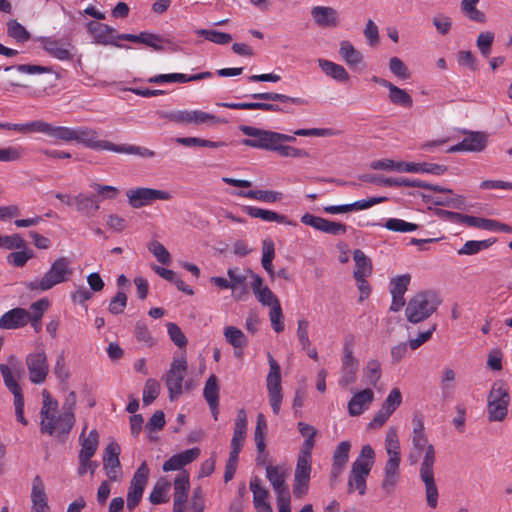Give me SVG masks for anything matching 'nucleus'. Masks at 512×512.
Here are the masks:
<instances>
[{"label":"nucleus","instance_id":"f257e3e1","mask_svg":"<svg viewBox=\"0 0 512 512\" xmlns=\"http://www.w3.org/2000/svg\"><path fill=\"white\" fill-rule=\"evenodd\" d=\"M250 97L257 102H224L219 104L222 107L233 110H263L284 114H293L294 106L307 105L308 101L300 97H291L275 92L254 93Z\"/></svg>","mask_w":512,"mask_h":512},{"label":"nucleus","instance_id":"f03ea898","mask_svg":"<svg viewBox=\"0 0 512 512\" xmlns=\"http://www.w3.org/2000/svg\"><path fill=\"white\" fill-rule=\"evenodd\" d=\"M412 445L414 451L418 452V456L425 451L420 467V478L425 485L427 504L429 507L435 508L438 503V489L433 472L436 461L434 446L428 443L426 433L412 434Z\"/></svg>","mask_w":512,"mask_h":512},{"label":"nucleus","instance_id":"7ed1b4c3","mask_svg":"<svg viewBox=\"0 0 512 512\" xmlns=\"http://www.w3.org/2000/svg\"><path fill=\"white\" fill-rule=\"evenodd\" d=\"M43 404L40 410V431L43 434L53 435L58 431V436L67 435L75 424V415L62 412L56 416L58 402L52 398L47 390H43Z\"/></svg>","mask_w":512,"mask_h":512},{"label":"nucleus","instance_id":"20e7f679","mask_svg":"<svg viewBox=\"0 0 512 512\" xmlns=\"http://www.w3.org/2000/svg\"><path fill=\"white\" fill-rule=\"evenodd\" d=\"M73 141L83 144L93 150H108L115 153L135 154L143 158H152L155 152L141 146L122 144L118 145L106 140H98V132L90 127L74 128Z\"/></svg>","mask_w":512,"mask_h":512},{"label":"nucleus","instance_id":"39448f33","mask_svg":"<svg viewBox=\"0 0 512 512\" xmlns=\"http://www.w3.org/2000/svg\"><path fill=\"white\" fill-rule=\"evenodd\" d=\"M7 361L8 364H0V373L3 377L6 388L14 396L15 415L17 421L26 426L28 421L24 417V397L22 388L17 381V379L24 373V369L21 361L15 355H10Z\"/></svg>","mask_w":512,"mask_h":512},{"label":"nucleus","instance_id":"423d86ee","mask_svg":"<svg viewBox=\"0 0 512 512\" xmlns=\"http://www.w3.org/2000/svg\"><path fill=\"white\" fill-rule=\"evenodd\" d=\"M72 274L71 260L67 257H60L51 264L42 278L27 282L26 288L30 291H47L60 283L68 281Z\"/></svg>","mask_w":512,"mask_h":512},{"label":"nucleus","instance_id":"0eeeda50","mask_svg":"<svg viewBox=\"0 0 512 512\" xmlns=\"http://www.w3.org/2000/svg\"><path fill=\"white\" fill-rule=\"evenodd\" d=\"M375 452L371 445L366 444L362 447L359 456L352 463L348 487L349 492L357 490L360 495L366 493V479L374 465Z\"/></svg>","mask_w":512,"mask_h":512},{"label":"nucleus","instance_id":"6e6552de","mask_svg":"<svg viewBox=\"0 0 512 512\" xmlns=\"http://www.w3.org/2000/svg\"><path fill=\"white\" fill-rule=\"evenodd\" d=\"M510 394L507 384L497 380L487 396V418L489 422H501L508 414Z\"/></svg>","mask_w":512,"mask_h":512},{"label":"nucleus","instance_id":"1a4fd4ad","mask_svg":"<svg viewBox=\"0 0 512 512\" xmlns=\"http://www.w3.org/2000/svg\"><path fill=\"white\" fill-rule=\"evenodd\" d=\"M439 303L433 292H419L408 301L405 309L406 318L410 323H420L437 310Z\"/></svg>","mask_w":512,"mask_h":512},{"label":"nucleus","instance_id":"9d476101","mask_svg":"<svg viewBox=\"0 0 512 512\" xmlns=\"http://www.w3.org/2000/svg\"><path fill=\"white\" fill-rule=\"evenodd\" d=\"M239 130L250 138L243 139L242 144L248 147L274 151L277 144V132L248 125L239 126Z\"/></svg>","mask_w":512,"mask_h":512},{"label":"nucleus","instance_id":"9b49d317","mask_svg":"<svg viewBox=\"0 0 512 512\" xmlns=\"http://www.w3.org/2000/svg\"><path fill=\"white\" fill-rule=\"evenodd\" d=\"M268 362L270 366L267 375V390L269 396V403L275 415H278L281 408L283 399L282 386H281V368L278 362L268 353Z\"/></svg>","mask_w":512,"mask_h":512},{"label":"nucleus","instance_id":"f8f14e48","mask_svg":"<svg viewBox=\"0 0 512 512\" xmlns=\"http://www.w3.org/2000/svg\"><path fill=\"white\" fill-rule=\"evenodd\" d=\"M25 364L29 374V380L33 384H42L49 373V364L43 347L29 353L25 358Z\"/></svg>","mask_w":512,"mask_h":512},{"label":"nucleus","instance_id":"ddd939ff","mask_svg":"<svg viewBox=\"0 0 512 512\" xmlns=\"http://www.w3.org/2000/svg\"><path fill=\"white\" fill-rule=\"evenodd\" d=\"M187 361L185 357L174 358L170 369L166 374V386L169 392V399L176 400L182 394L183 380L187 372Z\"/></svg>","mask_w":512,"mask_h":512},{"label":"nucleus","instance_id":"4468645a","mask_svg":"<svg viewBox=\"0 0 512 512\" xmlns=\"http://www.w3.org/2000/svg\"><path fill=\"white\" fill-rule=\"evenodd\" d=\"M126 196L129 205L135 209L150 205L156 200H170L172 197L168 191L146 187L131 188L126 191Z\"/></svg>","mask_w":512,"mask_h":512},{"label":"nucleus","instance_id":"2eb2a0df","mask_svg":"<svg viewBox=\"0 0 512 512\" xmlns=\"http://www.w3.org/2000/svg\"><path fill=\"white\" fill-rule=\"evenodd\" d=\"M148 477V465L146 462H142L141 465L135 471L128 489L127 509L129 511H133L135 507L140 503L145 486L148 482Z\"/></svg>","mask_w":512,"mask_h":512},{"label":"nucleus","instance_id":"dca6fc26","mask_svg":"<svg viewBox=\"0 0 512 512\" xmlns=\"http://www.w3.org/2000/svg\"><path fill=\"white\" fill-rule=\"evenodd\" d=\"M87 30L93 36L94 43L96 44L129 48L127 45L116 42L117 31L107 24L92 20L87 23Z\"/></svg>","mask_w":512,"mask_h":512},{"label":"nucleus","instance_id":"f3484780","mask_svg":"<svg viewBox=\"0 0 512 512\" xmlns=\"http://www.w3.org/2000/svg\"><path fill=\"white\" fill-rule=\"evenodd\" d=\"M312 459L297 457L296 468L294 472L293 494L296 498H303L309 489Z\"/></svg>","mask_w":512,"mask_h":512},{"label":"nucleus","instance_id":"a211bd4d","mask_svg":"<svg viewBox=\"0 0 512 512\" xmlns=\"http://www.w3.org/2000/svg\"><path fill=\"white\" fill-rule=\"evenodd\" d=\"M30 320V312L16 307L5 312L0 317V329L15 330L26 326Z\"/></svg>","mask_w":512,"mask_h":512},{"label":"nucleus","instance_id":"6ab92c4d","mask_svg":"<svg viewBox=\"0 0 512 512\" xmlns=\"http://www.w3.org/2000/svg\"><path fill=\"white\" fill-rule=\"evenodd\" d=\"M31 502V512H50L45 485L39 475L32 480Z\"/></svg>","mask_w":512,"mask_h":512},{"label":"nucleus","instance_id":"aec40b11","mask_svg":"<svg viewBox=\"0 0 512 512\" xmlns=\"http://www.w3.org/2000/svg\"><path fill=\"white\" fill-rule=\"evenodd\" d=\"M312 18L320 27H337L339 25L338 11L329 6H315L311 10Z\"/></svg>","mask_w":512,"mask_h":512},{"label":"nucleus","instance_id":"412c9836","mask_svg":"<svg viewBox=\"0 0 512 512\" xmlns=\"http://www.w3.org/2000/svg\"><path fill=\"white\" fill-rule=\"evenodd\" d=\"M486 146V138L479 132H471L460 143L451 146L447 152L454 153L459 151L480 152Z\"/></svg>","mask_w":512,"mask_h":512},{"label":"nucleus","instance_id":"4be33fe9","mask_svg":"<svg viewBox=\"0 0 512 512\" xmlns=\"http://www.w3.org/2000/svg\"><path fill=\"white\" fill-rule=\"evenodd\" d=\"M43 48L51 56L61 61L71 60L73 58L70 48L74 47L69 42L45 38L43 39Z\"/></svg>","mask_w":512,"mask_h":512},{"label":"nucleus","instance_id":"5701e85b","mask_svg":"<svg viewBox=\"0 0 512 512\" xmlns=\"http://www.w3.org/2000/svg\"><path fill=\"white\" fill-rule=\"evenodd\" d=\"M350 448L351 444L349 441H342L336 447L333 453V464L331 470V478L333 480H336L344 470L349 459Z\"/></svg>","mask_w":512,"mask_h":512},{"label":"nucleus","instance_id":"b1692460","mask_svg":"<svg viewBox=\"0 0 512 512\" xmlns=\"http://www.w3.org/2000/svg\"><path fill=\"white\" fill-rule=\"evenodd\" d=\"M447 169L448 168L446 165L435 163L402 162V172L407 173H428L433 175H443Z\"/></svg>","mask_w":512,"mask_h":512},{"label":"nucleus","instance_id":"393cba45","mask_svg":"<svg viewBox=\"0 0 512 512\" xmlns=\"http://www.w3.org/2000/svg\"><path fill=\"white\" fill-rule=\"evenodd\" d=\"M246 213L252 218H260L263 221L267 222H277L281 224L295 226L296 223L294 221L289 220L285 215L276 213L271 210H265L253 206H247L245 208Z\"/></svg>","mask_w":512,"mask_h":512},{"label":"nucleus","instance_id":"a878e982","mask_svg":"<svg viewBox=\"0 0 512 512\" xmlns=\"http://www.w3.org/2000/svg\"><path fill=\"white\" fill-rule=\"evenodd\" d=\"M250 490L253 493V503L258 512H273L271 505L266 501L268 491L260 486L258 477L250 481Z\"/></svg>","mask_w":512,"mask_h":512},{"label":"nucleus","instance_id":"bb28decb","mask_svg":"<svg viewBox=\"0 0 512 512\" xmlns=\"http://www.w3.org/2000/svg\"><path fill=\"white\" fill-rule=\"evenodd\" d=\"M73 204L79 213L87 217L94 216L99 209L98 199L94 195L79 193L73 197Z\"/></svg>","mask_w":512,"mask_h":512},{"label":"nucleus","instance_id":"cd10ccee","mask_svg":"<svg viewBox=\"0 0 512 512\" xmlns=\"http://www.w3.org/2000/svg\"><path fill=\"white\" fill-rule=\"evenodd\" d=\"M374 399V393L367 388L356 393L348 403V412L351 416H359L364 411V405L369 404Z\"/></svg>","mask_w":512,"mask_h":512},{"label":"nucleus","instance_id":"c85d7f7f","mask_svg":"<svg viewBox=\"0 0 512 512\" xmlns=\"http://www.w3.org/2000/svg\"><path fill=\"white\" fill-rule=\"evenodd\" d=\"M86 429H87V424H85V426L79 436V442L81 445L79 454L93 457L98 449L99 434L96 429H92L89 432V435L86 437L85 436Z\"/></svg>","mask_w":512,"mask_h":512},{"label":"nucleus","instance_id":"c756f323","mask_svg":"<svg viewBox=\"0 0 512 512\" xmlns=\"http://www.w3.org/2000/svg\"><path fill=\"white\" fill-rule=\"evenodd\" d=\"M353 259L355 261V270L353 273L355 279H362V277H368L372 274V261L362 250L355 249Z\"/></svg>","mask_w":512,"mask_h":512},{"label":"nucleus","instance_id":"7c9ffc66","mask_svg":"<svg viewBox=\"0 0 512 512\" xmlns=\"http://www.w3.org/2000/svg\"><path fill=\"white\" fill-rule=\"evenodd\" d=\"M40 132L48 136L62 141H73L74 128L64 126H54L47 122L41 121Z\"/></svg>","mask_w":512,"mask_h":512},{"label":"nucleus","instance_id":"2f4dec72","mask_svg":"<svg viewBox=\"0 0 512 512\" xmlns=\"http://www.w3.org/2000/svg\"><path fill=\"white\" fill-rule=\"evenodd\" d=\"M359 180L363 182L373 183L376 185H383L388 187H401L406 186L408 187V180L409 178L399 177V178H389L384 177L382 175H376V174H361L359 175Z\"/></svg>","mask_w":512,"mask_h":512},{"label":"nucleus","instance_id":"473e14b6","mask_svg":"<svg viewBox=\"0 0 512 512\" xmlns=\"http://www.w3.org/2000/svg\"><path fill=\"white\" fill-rule=\"evenodd\" d=\"M339 55L351 67L359 65L363 61L362 53L348 40L340 42Z\"/></svg>","mask_w":512,"mask_h":512},{"label":"nucleus","instance_id":"72a5a7b5","mask_svg":"<svg viewBox=\"0 0 512 512\" xmlns=\"http://www.w3.org/2000/svg\"><path fill=\"white\" fill-rule=\"evenodd\" d=\"M266 477L271 483L276 496L283 493H290L288 486L285 484L284 474L279 470L278 467L268 465L266 467Z\"/></svg>","mask_w":512,"mask_h":512},{"label":"nucleus","instance_id":"f704fd0d","mask_svg":"<svg viewBox=\"0 0 512 512\" xmlns=\"http://www.w3.org/2000/svg\"><path fill=\"white\" fill-rule=\"evenodd\" d=\"M318 64H319L320 68L322 69V71L327 76H330L337 81L345 82L349 79L348 72L340 64H337L330 60H325V59H319Z\"/></svg>","mask_w":512,"mask_h":512},{"label":"nucleus","instance_id":"c9c22d12","mask_svg":"<svg viewBox=\"0 0 512 512\" xmlns=\"http://www.w3.org/2000/svg\"><path fill=\"white\" fill-rule=\"evenodd\" d=\"M239 196L255 199L267 203L278 202L282 199L283 194L278 191L272 190H249V191H240L238 193Z\"/></svg>","mask_w":512,"mask_h":512},{"label":"nucleus","instance_id":"e433bc0d","mask_svg":"<svg viewBox=\"0 0 512 512\" xmlns=\"http://www.w3.org/2000/svg\"><path fill=\"white\" fill-rule=\"evenodd\" d=\"M203 397L210 408L215 409V406L219 405V385L218 379L214 374L210 375L205 383Z\"/></svg>","mask_w":512,"mask_h":512},{"label":"nucleus","instance_id":"4c0bfd02","mask_svg":"<svg viewBox=\"0 0 512 512\" xmlns=\"http://www.w3.org/2000/svg\"><path fill=\"white\" fill-rule=\"evenodd\" d=\"M479 0H462L460 3L461 12L470 20L477 23H485L486 16L484 12L477 9Z\"/></svg>","mask_w":512,"mask_h":512},{"label":"nucleus","instance_id":"58836bf2","mask_svg":"<svg viewBox=\"0 0 512 512\" xmlns=\"http://www.w3.org/2000/svg\"><path fill=\"white\" fill-rule=\"evenodd\" d=\"M399 466L400 462L394 460H387L384 468V479L382 481V488L389 491L390 488L394 487L399 478Z\"/></svg>","mask_w":512,"mask_h":512},{"label":"nucleus","instance_id":"ea45409f","mask_svg":"<svg viewBox=\"0 0 512 512\" xmlns=\"http://www.w3.org/2000/svg\"><path fill=\"white\" fill-rule=\"evenodd\" d=\"M496 242V239L469 240L459 250V255H475L482 250L488 249Z\"/></svg>","mask_w":512,"mask_h":512},{"label":"nucleus","instance_id":"a19ab883","mask_svg":"<svg viewBox=\"0 0 512 512\" xmlns=\"http://www.w3.org/2000/svg\"><path fill=\"white\" fill-rule=\"evenodd\" d=\"M7 34L18 43L27 42L31 38L30 32L16 19L7 23Z\"/></svg>","mask_w":512,"mask_h":512},{"label":"nucleus","instance_id":"79ce46f5","mask_svg":"<svg viewBox=\"0 0 512 512\" xmlns=\"http://www.w3.org/2000/svg\"><path fill=\"white\" fill-rule=\"evenodd\" d=\"M389 100L394 105H398L404 108H411L413 105L412 97L406 92V90L401 89L393 84V86L389 89Z\"/></svg>","mask_w":512,"mask_h":512},{"label":"nucleus","instance_id":"37998d69","mask_svg":"<svg viewBox=\"0 0 512 512\" xmlns=\"http://www.w3.org/2000/svg\"><path fill=\"white\" fill-rule=\"evenodd\" d=\"M175 142L186 147L219 148L225 145L221 141H211L197 137H178L175 139Z\"/></svg>","mask_w":512,"mask_h":512},{"label":"nucleus","instance_id":"c03bdc74","mask_svg":"<svg viewBox=\"0 0 512 512\" xmlns=\"http://www.w3.org/2000/svg\"><path fill=\"white\" fill-rule=\"evenodd\" d=\"M226 341L235 349L242 350L247 345V339L244 333L237 327L228 326L224 330Z\"/></svg>","mask_w":512,"mask_h":512},{"label":"nucleus","instance_id":"a18cd8bd","mask_svg":"<svg viewBox=\"0 0 512 512\" xmlns=\"http://www.w3.org/2000/svg\"><path fill=\"white\" fill-rule=\"evenodd\" d=\"M196 34L218 45H226L232 41L231 34L217 30L198 29Z\"/></svg>","mask_w":512,"mask_h":512},{"label":"nucleus","instance_id":"49530a36","mask_svg":"<svg viewBox=\"0 0 512 512\" xmlns=\"http://www.w3.org/2000/svg\"><path fill=\"white\" fill-rule=\"evenodd\" d=\"M120 446L117 442H111L109 443L103 454V466L109 467H121L119 455H120Z\"/></svg>","mask_w":512,"mask_h":512},{"label":"nucleus","instance_id":"de8ad7c7","mask_svg":"<svg viewBox=\"0 0 512 512\" xmlns=\"http://www.w3.org/2000/svg\"><path fill=\"white\" fill-rule=\"evenodd\" d=\"M160 393V384L156 379L149 378L146 380L143 389V403L148 406L152 404Z\"/></svg>","mask_w":512,"mask_h":512},{"label":"nucleus","instance_id":"09e8293b","mask_svg":"<svg viewBox=\"0 0 512 512\" xmlns=\"http://www.w3.org/2000/svg\"><path fill=\"white\" fill-rule=\"evenodd\" d=\"M169 488L170 483L168 481H165L163 479L157 481L152 492L149 495V501L154 505L166 502L167 499L165 498V494L169 490Z\"/></svg>","mask_w":512,"mask_h":512},{"label":"nucleus","instance_id":"8fccbe9b","mask_svg":"<svg viewBox=\"0 0 512 512\" xmlns=\"http://www.w3.org/2000/svg\"><path fill=\"white\" fill-rule=\"evenodd\" d=\"M160 118L177 124H191V111L180 110V111H160L158 112Z\"/></svg>","mask_w":512,"mask_h":512},{"label":"nucleus","instance_id":"3c124183","mask_svg":"<svg viewBox=\"0 0 512 512\" xmlns=\"http://www.w3.org/2000/svg\"><path fill=\"white\" fill-rule=\"evenodd\" d=\"M142 44L151 47L155 51H163L165 49L164 44H170V40L154 33L142 32Z\"/></svg>","mask_w":512,"mask_h":512},{"label":"nucleus","instance_id":"603ef678","mask_svg":"<svg viewBox=\"0 0 512 512\" xmlns=\"http://www.w3.org/2000/svg\"><path fill=\"white\" fill-rule=\"evenodd\" d=\"M274 152H277L281 157L305 158L309 156L306 150L285 145L279 141H277Z\"/></svg>","mask_w":512,"mask_h":512},{"label":"nucleus","instance_id":"864d4df0","mask_svg":"<svg viewBox=\"0 0 512 512\" xmlns=\"http://www.w3.org/2000/svg\"><path fill=\"white\" fill-rule=\"evenodd\" d=\"M411 281V276L409 274H403L397 276L391 280L390 293L391 295L403 296L405 295L408 285Z\"/></svg>","mask_w":512,"mask_h":512},{"label":"nucleus","instance_id":"5fc2aeb1","mask_svg":"<svg viewBox=\"0 0 512 512\" xmlns=\"http://www.w3.org/2000/svg\"><path fill=\"white\" fill-rule=\"evenodd\" d=\"M385 228L394 232H411L418 228L417 224L406 222L398 218H390L385 223Z\"/></svg>","mask_w":512,"mask_h":512},{"label":"nucleus","instance_id":"6e6d98bb","mask_svg":"<svg viewBox=\"0 0 512 512\" xmlns=\"http://www.w3.org/2000/svg\"><path fill=\"white\" fill-rule=\"evenodd\" d=\"M402 403V394L398 388H393L388 394L387 398L382 404V409L390 413L391 415Z\"/></svg>","mask_w":512,"mask_h":512},{"label":"nucleus","instance_id":"4d7b16f0","mask_svg":"<svg viewBox=\"0 0 512 512\" xmlns=\"http://www.w3.org/2000/svg\"><path fill=\"white\" fill-rule=\"evenodd\" d=\"M0 248H5L8 250L24 249L26 248V241L19 234H13L9 236L0 235Z\"/></svg>","mask_w":512,"mask_h":512},{"label":"nucleus","instance_id":"13d9d810","mask_svg":"<svg viewBox=\"0 0 512 512\" xmlns=\"http://www.w3.org/2000/svg\"><path fill=\"white\" fill-rule=\"evenodd\" d=\"M34 257V253L32 250H26L25 248L22 251L11 252L7 256V261L9 264L15 267H23L27 261Z\"/></svg>","mask_w":512,"mask_h":512},{"label":"nucleus","instance_id":"bf43d9fd","mask_svg":"<svg viewBox=\"0 0 512 512\" xmlns=\"http://www.w3.org/2000/svg\"><path fill=\"white\" fill-rule=\"evenodd\" d=\"M494 40V33L492 32H482L478 35L476 40V45L480 50L481 54L487 58L491 52V46Z\"/></svg>","mask_w":512,"mask_h":512},{"label":"nucleus","instance_id":"052dcab7","mask_svg":"<svg viewBox=\"0 0 512 512\" xmlns=\"http://www.w3.org/2000/svg\"><path fill=\"white\" fill-rule=\"evenodd\" d=\"M53 372L61 383L67 382L68 379L70 378V372L66 366L65 356L63 352L57 356Z\"/></svg>","mask_w":512,"mask_h":512},{"label":"nucleus","instance_id":"680f3d73","mask_svg":"<svg viewBox=\"0 0 512 512\" xmlns=\"http://www.w3.org/2000/svg\"><path fill=\"white\" fill-rule=\"evenodd\" d=\"M370 168L373 170L402 172V161L396 162L392 159H379L372 161Z\"/></svg>","mask_w":512,"mask_h":512},{"label":"nucleus","instance_id":"e2e57ef3","mask_svg":"<svg viewBox=\"0 0 512 512\" xmlns=\"http://www.w3.org/2000/svg\"><path fill=\"white\" fill-rule=\"evenodd\" d=\"M148 250L162 264H169L171 257L168 250L158 241H152L148 244Z\"/></svg>","mask_w":512,"mask_h":512},{"label":"nucleus","instance_id":"0e129e2a","mask_svg":"<svg viewBox=\"0 0 512 512\" xmlns=\"http://www.w3.org/2000/svg\"><path fill=\"white\" fill-rule=\"evenodd\" d=\"M127 306V295L118 291L116 295L110 300L108 310L111 314H121Z\"/></svg>","mask_w":512,"mask_h":512},{"label":"nucleus","instance_id":"69168bd1","mask_svg":"<svg viewBox=\"0 0 512 512\" xmlns=\"http://www.w3.org/2000/svg\"><path fill=\"white\" fill-rule=\"evenodd\" d=\"M432 22L440 35H447L451 30L452 19L443 13H438L435 15L432 19Z\"/></svg>","mask_w":512,"mask_h":512},{"label":"nucleus","instance_id":"338daca9","mask_svg":"<svg viewBox=\"0 0 512 512\" xmlns=\"http://www.w3.org/2000/svg\"><path fill=\"white\" fill-rule=\"evenodd\" d=\"M167 330L170 339L174 342L176 346H178L179 348H183L187 345V338L177 324L172 322L168 323Z\"/></svg>","mask_w":512,"mask_h":512},{"label":"nucleus","instance_id":"774afa93","mask_svg":"<svg viewBox=\"0 0 512 512\" xmlns=\"http://www.w3.org/2000/svg\"><path fill=\"white\" fill-rule=\"evenodd\" d=\"M364 374L371 385H376L381 377V368L378 360L372 359L367 363Z\"/></svg>","mask_w":512,"mask_h":512}]
</instances>
